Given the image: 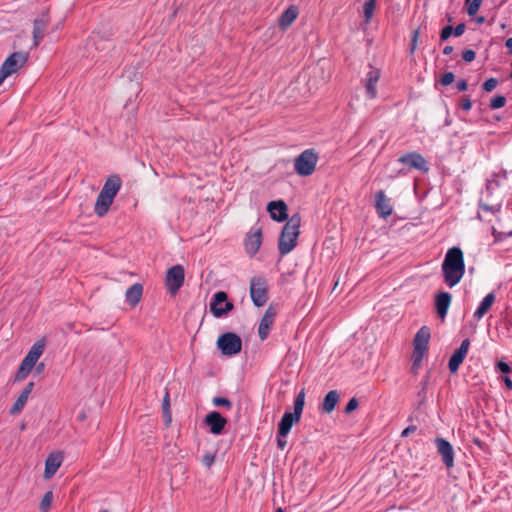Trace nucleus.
<instances>
[{"label": "nucleus", "mask_w": 512, "mask_h": 512, "mask_svg": "<svg viewBox=\"0 0 512 512\" xmlns=\"http://www.w3.org/2000/svg\"><path fill=\"white\" fill-rule=\"evenodd\" d=\"M441 268L445 284L450 288L456 286L465 273V261L462 250L459 247L448 249Z\"/></svg>", "instance_id": "f257e3e1"}, {"label": "nucleus", "mask_w": 512, "mask_h": 512, "mask_svg": "<svg viewBox=\"0 0 512 512\" xmlns=\"http://www.w3.org/2000/svg\"><path fill=\"white\" fill-rule=\"evenodd\" d=\"M300 225L301 216L299 213H295L283 226L278 240V250L282 257L289 254L296 247Z\"/></svg>", "instance_id": "f03ea898"}, {"label": "nucleus", "mask_w": 512, "mask_h": 512, "mask_svg": "<svg viewBox=\"0 0 512 512\" xmlns=\"http://www.w3.org/2000/svg\"><path fill=\"white\" fill-rule=\"evenodd\" d=\"M305 405V389H301L294 400V411H286L278 423V430L281 436H287L292 426L301 419L303 408Z\"/></svg>", "instance_id": "7ed1b4c3"}, {"label": "nucleus", "mask_w": 512, "mask_h": 512, "mask_svg": "<svg viewBox=\"0 0 512 512\" xmlns=\"http://www.w3.org/2000/svg\"><path fill=\"white\" fill-rule=\"evenodd\" d=\"M318 154L314 149H306L300 153L294 160V170L302 177L310 176L314 173L318 163Z\"/></svg>", "instance_id": "20e7f679"}, {"label": "nucleus", "mask_w": 512, "mask_h": 512, "mask_svg": "<svg viewBox=\"0 0 512 512\" xmlns=\"http://www.w3.org/2000/svg\"><path fill=\"white\" fill-rule=\"evenodd\" d=\"M250 297L256 307H263L268 301V283L264 277L255 276L250 280Z\"/></svg>", "instance_id": "39448f33"}, {"label": "nucleus", "mask_w": 512, "mask_h": 512, "mask_svg": "<svg viewBox=\"0 0 512 512\" xmlns=\"http://www.w3.org/2000/svg\"><path fill=\"white\" fill-rule=\"evenodd\" d=\"M217 347L223 355L234 356L241 352L242 340L236 333L226 332L218 338Z\"/></svg>", "instance_id": "423d86ee"}, {"label": "nucleus", "mask_w": 512, "mask_h": 512, "mask_svg": "<svg viewBox=\"0 0 512 512\" xmlns=\"http://www.w3.org/2000/svg\"><path fill=\"white\" fill-rule=\"evenodd\" d=\"M28 59V53L26 52H14L8 56L0 67V85L3 81L15 73L20 66L26 63Z\"/></svg>", "instance_id": "0eeeda50"}, {"label": "nucleus", "mask_w": 512, "mask_h": 512, "mask_svg": "<svg viewBox=\"0 0 512 512\" xmlns=\"http://www.w3.org/2000/svg\"><path fill=\"white\" fill-rule=\"evenodd\" d=\"M185 271L182 265L177 264L170 267L166 273L165 285L171 295H175L183 286Z\"/></svg>", "instance_id": "6e6552de"}, {"label": "nucleus", "mask_w": 512, "mask_h": 512, "mask_svg": "<svg viewBox=\"0 0 512 512\" xmlns=\"http://www.w3.org/2000/svg\"><path fill=\"white\" fill-rule=\"evenodd\" d=\"M234 304L228 301V295L224 291H218L213 295L210 302V311L216 318H220L232 311Z\"/></svg>", "instance_id": "1a4fd4ad"}, {"label": "nucleus", "mask_w": 512, "mask_h": 512, "mask_svg": "<svg viewBox=\"0 0 512 512\" xmlns=\"http://www.w3.org/2000/svg\"><path fill=\"white\" fill-rule=\"evenodd\" d=\"M49 23L50 17L47 10L43 11L37 18L34 19L32 31L34 48L38 47L43 40Z\"/></svg>", "instance_id": "9d476101"}, {"label": "nucleus", "mask_w": 512, "mask_h": 512, "mask_svg": "<svg viewBox=\"0 0 512 512\" xmlns=\"http://www.w3.org/2000/svg\"><path fill=\"white\" fill-rule=\"evenodd\" d=\"M469 346H470V340L468 338L464 339L461 342L460 347L458 349H456L454 351V353L451 355L449 362H448V368L452 374H455L458 371L460 365L463 363V361L466 358V355L468 353Z\"/></svg>", "instance_id": "9b49d317"}, {"label": "nucleus", "mask_w": 512, "mask_h": 512, "mask_svg": "<svg viewBox=\"0 0 512 512\" xmlns=\"http://www.w3.org/2000/svg\"><path fill=\"white\" fill-rule=\"evenodd\" d=\"M398 162L417 169L421 172H427L429 167L425 158L417 152H409L398 158Z\"/></svg>", "instance_id": "f8f14e48"}, {"label": "nucleus", "mask_w": 512, "mask_h": 512, "mask_svg": "<svg viewBox=\"0 0 512 512\" xmlns=\"http://www.w3.org/2000/svg\"><path fill=\"white\" fill-rule=\"evenodd\" d=\"M267 211L270 213L271 219L276 222H287L290 218L287 204L283 200L270 201L267 204Z\"/></svg>", "instance_id": "ddd939ff"}, {"label": "nucleus", "mask_w": 512, "mask_h": 512, "mask_svg": "<svg viewBox=\"0 0 512 512\" xmlns=\"http://www.w3.org/2000/svg\"><path fill=\"white\" fill-rule=\"evenodd\" d=\"M435 444L445 466L452 468L454 466V449L451 443L442 437H437Z\"/></svg>", "instance_id": "4468645a"}, {"label": "nucleus", "mask_w": 512, "mask_h": 512, "mask_svg": "<svg viewBox=\"0 0 512 512\" xmlns=\"http://www.w3.org/2000/svg\"><path fill=\"white\" fill-rule=\"evenodd\" d=\"M204 423L213 435H221L227 424V419L218 411H212L205 416Z\"/></svg>", "instance_id": "2eb2a0df"}, {"label": "nucleus", "mask_w": 512, "mask_h": 512, "mask_svg": "<svg viewBox=\"0 0 512 512\" xmlns=\"http://www.w3.org/2000/svg\"><path fill=\"white\" fill-rule=\"evenodd\" d=\"M276 316V311L272 305H270L264 315L261 318L259 327H258V335L261 340H265L268 338L270 334L271 327L274 323V319Z\"/></svg>", "instance_id": "dca6fc26"}, {"label": "nucleus", "mask_w": 512, "mask_h": 512, "mask_svg": "<svg viewBox=\"0 0 512 512\" xmlns=\"http://www.w3.org/2000/svg\"><path fill=\"white\" fill-rule=\"evenodd\" d=\"M375 209L379 217L386 219L393 213V207L390 204V199L387 198L383 190H379L375 194Z\"/></svg>", "instance_id": "f3484780"}, {"label": "nucleus", "mask_w": 512, "mask_h": 512, "mask_svg": "<svg viewBox=\"0 0 512 512\" xmlns=\"http://www.w3.org/2000/svg\"><path fill=\"white\" fill-rule=\"evenodd\" d=\"M262 244V228H252L245 239V248L248 254L255 255Z\"/></svg>", "instance_id": "a211bd4d"}, {"label": "nucleus", "mask_w": 512, "mask_h": 512, "mask_svg": "<svg viewBox=\"0 0 512 512\" xmlns=\"http://www.w3.org/2000/svg\"><path fill=\"white\" fill-rule=\"evenodd\" d=\"M431 337L430 328L422 326L416 333L413 340V350L427 352Z\"/></svg>", "instance_id": "6ab92c4d"}, {"label": "nucleus", "mask_w": 512, "mask_h": 512, "mask_svg": "<svg viewBox=\"0 0 512 512\" xmlns=\"http://www.w3.org/2000/svg\"><path fill=\"white\" fill-rule=\"evenodd\" d=\"M452 296L449 292H439L435 296V309L439 318L444 319L448 313Z\"/></svg>", "instance_id": "aec40b11"}, {"label": "nucleus", "mask_w": 512, "mask_h": 512, "mask_svg": "<svg viewBox=\"0 0 512 512\" xmlns=\"http://www.w3.org/2000/svg\"><path fill=\"white\" fill-rule=\"evenodd\" d=\"M122 186V180L119 175L112 174L107 177L102 189L100 192L110 196L111 198H115L118 192L120 191Z\"/></svg>", "instance_id": "412c9836"}, {"label": "nucleus", "mask_w": 512, "mask_h": 512, "mask_svg": "<svg viewBox=\"0 0 512 512\" xmlns=\"http://www.w3.org/2000/svg\"><path fill=\"white\" fill-rule=\"evenodd\" d=\"M45 344L43 340L37 341L34 343V345L30 348L27 355L23 358L24 364L26 366L34 367L38 361V359L41 357V355L44 352Z\"/></svg>", "instance_id": "4be33fe9"}, {"label": "nucleus", "mask_w": 512, "mask_h": 512, "mask_svg": "<svg viewBox=\"0 0 512 512\" xmlns=\"http://www.w3.org/2000/svg\"><path fill=\"white\" fill-rule=\"evenodd\" d=\"M380 73L377 69H371L365 77V89L366 94L370 99H373L377 95L376 84L379 80Z\"/></svg>", "instance_id": "5701e85b"}, {"label": "nucleus", "mask_w": 512, "mask_h": 512, "mask_svg": "<svg viewBox=\"0 0 512 512\" xmlns=\"http://www.w3.org/2000/svg\"><path fill=\"white\" fill-rule=\"evenodd\" d=\"M114 199L110 196L100 192L97 196L95 206H94V212L97 216L103 217L107 214L109 211Z\"/></svg>", "instance_id": "b1692460"}, {"label": "nucleus", "mask_w": 512, "mask_h": 512, "mask_svg": "<svg viewBox=\"0 0 512 512\" xmlns=\"http://www.w3.org/2000/svg\"><path fill=\"white\" fill-rule=\"evenodd\" d=\"M63 461V457L60 453L58 454H50L45 461V470L44 476L45 478L52 477L59 467L61 466Z\"/></svg>", "instance_id": "393cba45"}, {"label": "nucleus", "mask_w": 512, "mask_h": 512, "mask_svg": "<svg viewBox=\"0 0 512 512\" xmlns=\"http://www.w3.org/2000/svg\"><path fill=\"white\" fill-rule=\"evenodd\" d=\"M142 294H143L142 284L135 283L126 290L125 301L131 307H135L140 302Z\"/></svg>", "instance_id": "a878e982"}, {"label": "nucleus", "mask_w": 512, "mask_h": 512, "mask_svg": "<svg viewBox=\"0 0 512 512\" xmlns=\"http://www.w3.org/2000/svg\"><path fill=\"white\" fill-rule=\"evenodd\" d=\"M299 14L297 6L291 5L281 14L279 18V27L287 29L296 20Z\"/></svg>", "instance_id": "bb28decb"}, {"label": "nucleus", "mask_w": 512, "mask_h": 512, "mask_svg": "<svg viewBox=\"0 0 512 512\" xmlns=\"http://www.w3.org/2000/svg\"><path fill=\"white\" fill-rule=\"evenodd\" d=\"M495 302V294L493 292L488 293L480 302L479 306L473 314V318L480 320L492 307Z\"/></svg>", "instance_id": "cd10ccee"}, {"label": "nucleus", "mask_w": 512, "mask_h": 512, "mask_svg": "<svg viewBox=\"0 0 512 512\" xmlns=\"http://www.w3.org/2000/svg\"><path fill=\"white\" fill-rule=\"evenodd\" d=\"M339 399L340 395L337 390L329 391L323 399L321 410L327 414L331 413L335 409Z\"/></svg>", "instance_id": "c85d7f7f"}, {"label": "nucleus", "mask_w": 512, "mask_h": 512, "mask_svg": "<svg viewBox=\"0 0 512 512\" xmlns=\"http://www.w3.org/2000/svg\"><path fill=\"white\" fill-rule=\"evenodd\" d=\"M495 370L497 373L504 374L500 376L499 379L504 381L506 387L509 390L512 389V379L508 375L511 372V366L507 362L500 360L496 363Z\"/></svg>", "instance_id": "c756f323"}, {"label": "nucleus", "mask_w": 512, "mask_h": 512, "mask_svg": "<svg viewBox=\"0 0 512 512\" xmlns=\"http://www.w3.org/2000/svg\"><path fill=\"white\" fill-rule=\"evenodd\" d=\"M28 398L29 397L27 395L20 393L14 404L11 406L9 413L11 415H16L20 413L23 410L25 404L27 403Z\"/></svg>", "instance_id": "7c9ffc66"}, {"label": "nucleus", "mask_w": 512, "mask_h": 512, "mask_svg": "<svg viewBox=\"0 0 512 512\" xmlns=\"http://www.w3.org/2000/svg\"><path fill=\"white\" fill-rule=\"evenodd\" d=\"M425 354H426V352L413 350L412 357H411V360H412L411 372L412 373L416 374L418 372Z\"/></svg>", "instance_id": "2f4dec72"}, {"label": "nucleus", "mask_w": 512, "mask_h": 512, "mask_svg": "<svg viewBox=\"0 0 512 512\" xmlns=\"http://www.w3.org/2000/svg\"><path fill=\"white\" fill-rule=\"evenodd\" d=\"M376 6V0H366L363 5V14L366 22H369L372 17Z\"/></svg>", "instance_id": "473e14b6"}, {"label": "nucleus", "mask_w": 512, "mask_h": 512, "mask_svg": "<svg viewBox=\"0 0 512 512\" xmlns=\"http://www.w3.org/2000/svg\"><path fill=\"white\" fill-rule=\"evenodd\" d=\"M162 412L165 418L166 425L171 423V411H170V398L169 393L166 391L163 402H162Z\"/></svg>", "instance_id": "72a5a7b5"}, {"label": "nucleus", "mask_w": 512, "mask_h": 512, "mask_svg": "<svg viewBox=\"0 0 512 512\" xmlns=\"http://www.w3.org/2000/svg\"><path fill=\"white\" fill-rule=\"evenodd\" d=\"M481 3H482V0H466L465 6H466L467 14L470 17L475 16L481 6Z\"/></svg>", "instance_id": "f704fd0d"}, {"label": "nucleus", "mask_w": 512, "mask_h": 512, "mask_svg": "<svg viewBox=\"0 0 512 512\" xmlns=\"http://www.w3.org/2000/svg\"><path fill=\"white\" fill-rule=\"evenodd\" d=\"M33 367H30V366H26L24 364V361L22 360L21 361V364L15 374V377H14V381L15 382H18V381H22L24 380L28 374L30 373V371L32 370Z\"/></svg>", "instance_id": "c9c22d12"}, {"label": "nucleus", "mask_w": 512, "mask_h": 512, "mask_svg": "<svg viewBox=\"0 0 512 512\" xmlns=\"http://www.w3.org/2000/svg\"><path fill=\"white\" fill-rule=\"evenodd\" d=\"M52 501H53V492L52 491H47L44 494V496H43V498H42V500L40 502V510L42 512H47L48 509L51 506Z\"/></svg>", "instance_id": "e433bc0d"}, {"label": "nucleus", "mask_w": 512, "mask_h": 512, "mask_svg": "<svg viewBox=\"0 0 512 512\" xmlns=\"http://www.w3.org/2000/svg\"><path fill=\"white\" fill-rule=\"evenodd\" d=\"M430 382V372H427L426 375L422 378L420 382L421 389L418 392V396L423 400L426 398V389Z\"/></svg>", "instance_id": "4c0bfd02"}, {"label": "nucleus", "mask_w": 512, "mask_h": 512, "mask_svg": "<svg viewBox=\"0 0 512 512\" xmlns=\"http://www.w3.org/2000/svg\"><path fill=\"white\" fill-rule=\"evenodd\" d=\"M506 103V98L502 95H497L493 97L490 101L491 109H499L502 108Z\"/></svg>", "instance_id": "58836bf2"}, {"label": "nucleus", "mask_w": 512, "mask_h": 512, "mask_svg": "<svg viewBox=\"0 0 512 512\" xmlns=\"http://www.w3.org/2000/svg\"><path fill=\"white\" fill-rule=\"evenodd\" d=\"M212 403L214 406H217V407L224 406L227 409L232 408V402L228 398H225V397H219V396L214 397L212 400Z\"/></svg>", "instance_id": "ea45409f"}, {"label": "nucleus", "mask_w": 512, "mask_h": 512, "mask_svg": "<svg viewBox=\"0 0 512 512\" xmlns=\"http://www.w3.org/2000/svg\"><path fill=\"white\" fill-rule=\"evenodd\" d=\"M453 35V26L447 25L440 31V41H446Z\"/></svg>", "instance_id": "a19ab883"}, {"label": "nucleus", "mask_w": 512, "mask_h": 512, "mask_svg": "<svg viewBox=\"0 0 512 512\" xmlns=\"http://www.w3.org/2000/svg\"><path fill=\"white\" fill-rule=\"evenodd\" d=\"M498 84V81L497 79L495 78H489L487 79L483 84H482V89L485 91V92H491L492 90H494L496 88Z\"/></svg>", "instance_id": "79ce46f5"}, {"label": "nucleus", "mask_w": 512, "mask_h": 512, "mask_svg": "<svg viewBox=\"0 0 512 512\" xmlns=\"http://www.w3.org/2000/svg\"><path fill=\"white\" fill-rule=\"evenodd\" d=\"M215 454L214 453H211V452H207L203 455L202 457V464L208 468H210L214 462H215Z\"/></svg>", "instance_id": "37998d69"}, {"label": "nucleus", "mask_w": 512, "mask_h": 512, "mask_svg": "<svg viewBox=\"0 0 512 512\" xmlns=\"http://www.w3.org/2000/svg\"><path fill=\"white\" fill-rule=\"evenodd\" d=\"M454 79L455 75L453 72H445L440 78V83L443 86H448L453 83Z\"/></svg>", "instance_id": "c03bdc74"}, {"label": "nucleus", "mask_w": 512, "mask_h": 512, "mask_svg": "<svg viewBox=\"0 0 512 512\" xmlns=\"http://www.w3.org/2000/svg\"><path fill=\"white\" fill-rule=\"evenodd\" d=\"M359 405V402L358 400L353 397L351 398L348 403L346 404V407H345V413L349 414L351 412H353Z\"/></svg>", "instance_id": "a18cd8bd"}, {"label": "nucleus", "mask_w": 512, "mask_h": 512, "mask_svg": "<svg viewBox=\"0 0 512 512\" xmlns=\"http://www.w3.org/2000/svg\"><path fill=\"white\" fill-rule=\"evenodd\" d=\"M475 57H476V53L474 50L467 49L462 52V59L465 62H472L475 59Z\"/></svg>", "instance_id": "49530a36"}, {"label": "nucleus", "mask_w": 512, "mask_h": 512, "mask_svg": "<svg viewBox=\"0 0 512 512\" xmlns=\"http://www.w3.org/2000/svg\"><path fill=\"white\" fill-rule=\"evenodd\" d=\"M459 107L463 109L464 111H469L472 107V101L468 96H465L461 103L459 104Z\"/></svg>", "instance_id": "de8ad7c7"}, {"label": "nucleus", "mask_w": 512, "mask_h": 512, "mask_svg": "<svg viewBox=\"0 0 512 512\" xmlns=\"http://www.w3.org/2000/svg\"><path fill=\"white\" fill-rule=\"evenodd\" d=\"M286 437L287 436H281L279 431H277V435H276L277 446L281 450H283L287 445Z\"/></svg>", "instance_id": "09e8293b"}, {"label": "nucleus", "mask_w": 512, "mask_h": 512, "mask_svg": "<svg viewBox=\"0 0 512 512\" xmlns=\"http://www.w3.org/2000/svg\"><path fill=\"white\" fill-rule=\"evenodd\" d=\"M466 26L464 23L458 24L456 27H453V35L455 37H460L465 32Z\"/></svg>", "instance_id": "8fccbe9b"}, {"label": "nucleus", "mask_w": 512, "mask_h": 512, "mask_svg": "<svg viewBox=\"0 0 512 512\" xmlns=\"http://www.w3.org/2000/svg\"><path fill=\"white\" fill-rule=\"evenodd\" d=\"M418 36H419V31L415 30L413 32V35H412V38H411V42H410V52L411 53H413L415 51V49H416Z\"/></svg>", "instance_id": "3c124183"}, {"label": "nucleus", "mask_w": 512, "mask_h": 512, "mask_svg": "<svg viewBox=\"0 0 512 512\" xmlns=\"http://www.w3.org/2000/svg\"><path fill=\"white\" fill-rule=\"evenodd\" d=\"M417 430L416 425H409L401 432V437H408L410 434L414 433Z\"/></svg>", "instance_id": "603ef678"}, {"label": "nucleus", "mask_w": 512, "mask_h": 512, "mask_svg": "<svg viewBox=\"0 0 512 512\" xmlns=\"http://www.w3.org/2000/svg\"><path fill=\"white\" fill-rule=\"evenodd\" d=\"M456 88L458 91H466L468 88V83L465 79H460L456 83Z\"/></svg>", "instance_id": "864d4df0"}, {"label": "nucleus", "mask_w": 512, "mask_h": 512, "mask_svg": "<svg viewBox=\"0 0 512 512\" xmlns=\"http://www.w3.org/2000/svg\"><path fill=\"white\" fill-rule=\"evenodd\" d=\"M486 186L488 190H493L495 187L499 186V182L496 179H488Z\"/></svg>", "instance_id": "5fc2aeb1"}, {"label": "nucleus", "mask_w": 512, "mask_h": 512, "mask_svg": "<svg viewBox=\"0 0 512 512\" xmlns=\"http://www.w3.org/2000/svg\"><path fill=\"white\" fill-rule=\"evenodd\" d=\"M34 388V383L33 382H29L25 388L22 390V394L24 395H27L29 397V395L31 394L32 390Z\"/></svg>", "instance_id": "6e6d98bb"}, {"label": "nucleus", "mask_w": 512, "mask_h": 512, "mask_svg": "<svg viewBox=\"0 0 512 512\" xmlns=\"http://www.w3.org/2000/svg\"><path fill=\"white\" fill-rule=\"evenodd\" d=\"M99 37V33H93V35L89 38V43H93L96 46V49H100L98 46L97 38Z\"/></svg>", "instance_id": "4d7b16f0"}, {"label": "nucleus", "mask_w": 512, "mask_h": 512, "mask_svg": "<svg viewBox=\"0 0 512 512\" xmlns=\"http://www.w3.org/2000/svg\"><path fill=\"white\" fill-rule=\"evenodd\" d=\"M505 46L508 50V53L512 54V37H508L505 41Z\"/></svg>", "instance_id": "13d9d810"}, {"label": "nucleus", "mask_w": 512, "mask_h": 512, "mask_svg": "<svg viewBox=\"0 0 512 512\" xmlns=\"http://www.w3.org/2000/svg\"><path fill=\"white\" fill-rule=\"evenodd\" d=\"M473 442H474V444H475V445H477L480 449L484 450V448H485V443H484L482 440H480L479 438H474V439H473Z\"/></svg>", "instance_id": "bf43d9fd"}, {"label": "nucleus", "mask_w": 512, "mask_h": 512, "mask_svg": "<svg viewBox=\"0 0 512 512\" xmlns=\"http://www.w3.org/2000/svg\"><path fill=\"white\" fill-rule=\"evenodd\" d=\"M453 50H454V49H453V47H452V46L447 45V46H445V47H444V49H443V54H444V55H450V54L453 52Z\"/></svg>", "instance_id": "052dcab7"}, {"label": "nucleus", "mask_w": 512, "mask_h": 512, "mask_svg": "<svg viewBox=\"0 0 512 512\" xmlns=\"http://www.w3.org/2000/svg\"><path fill=\"white\" fill-rule=\"evenodd\" d=\"M44 367H45V365H44V363H43V362H41V363L37 364V365H36V371H37V373H41V372L43 371Z\"/></svg>", "instance_id": "680f3d73"}, {"label": "nucleus", "mask_w": 512, "mask_h": 512, "mask_svg": "<svg viewBox=\"0 0 512 512\" xmlns=\"http://www.w3.org/2000/svg\"><path fill=\"white\" fill-rule=\"evenodd\" d=\"M475 21L478 23V24H482L484 23L485 21V17L484 16H478L475 18Z\"/></svg>", "instance_id": "e2e57ef3"}, {"label": "nucleus", "mask_w": 512, "mask_h": 512, "mask_svg": "<svg viewBox=\"0 0 512 512\" xmlns=\"http://www.w3.org/2000/svg\"><path fill=\"white\" fill-rule=\"evenodd\" d=\"M275 512H284L281 508H278Z\"/></svg>", "instance_id": "0e129e2a"}, {"label": "nucleus", "mask_w": 512, "mask_h": 512, "mask_svg": "<svg viewBox=\"0 0 512 512\" xmlns=\"http://www.w3.org/2000/svg\"><path fill=\"white\" fill-rule=\"evenodd\" d=\"M100 512H109L107 509H103Z\"/></svg>", "instance_id": "69168bd1"}]
</instances>
